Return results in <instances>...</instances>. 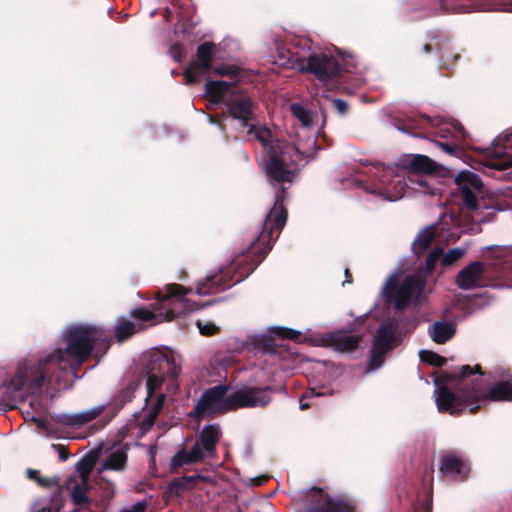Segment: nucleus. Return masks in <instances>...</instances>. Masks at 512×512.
<instances>
[{"mask_svg":"<svg viewBox=\"0 0 512 512\" xmlns=\"http://www.w3.org/2000/svg\"><path fill=\"white\" fill-rule=\"evenodd\" d=\"M95 464L96 458L94 456H87L81 459L76 465V479L89 481L90 474L93 471Z\"/></svg>","mask_w":512,"mask_h":512,"instance_id":"nucleus-32","label":"nucleus"},{"mask_svg":"<svg viewBox=\"0 0 512 512\" xmlns=\"http://www.w3.org/2000/svg\"><path fill=\"white\" fill-rule=\"evenodd\" d=\"M196 325L202 335L210 336L219 331V327L209 320H197Z\"/></svg>","mask_w":512,"mask_h":512,"instance_id":"nucleus-35","label":"nucleus"},{"mask_svg":"<svg viewBox=\"0 0 512 512\" xmlns=\"http://www.w3.org/2000/svg\"><path fill=\"white\" fill-rule=\"evenodd\" d=\"M440 470L444 475L463 480L470 472V464L459 455L448 454L442 458Z\"/></svg>","mask_w":512,"mask_h":512,"instance_id":"nucleus-21","label":"nucleus"},{"mask_svg":"<svg viewBox=\"0 0 512 512\" xmlns=\"http://www.w3.org/2000/svg\"><path fill=\"white\" fill-rule=\"evenodd\" d=\"M398 323L394 318L381 323L375 336L369 361V370H376L383 364L385 354L394 346L398 339Z\"/></svg>","mask_w":512,"mask_h":512,"instance_id":"nucleus-12","label":"nucleus"},{"mask_svg":"<svg viewBox=\"0 0 512 512\" xmlns=\"http://www.w3.org/2000/svg\"><path fill=\"white\" fill-rule=\"evenodd\" d=\"M435 237V231L433 227H426L423 229L412 243V250L416 254L425 252L430 246L431 242Z\"/></svg>","mask_w":512,"mask_h":512,"instance_id":"nucleus-26","label":"nucleus"},{"mask_svg":"<svg viewBox=\"0 0 512 512\" xmlns=\"http://www.w3.org/2000/svg\"><path fill=\"white\" fill-rule=\"evenodd\" d=\"M68 488L71 491L72 501L77 505H83L88 502L87 491L89 489V481L70 478Z\"/></svg>","mask_w":512,"mask_h":512,"instance_id":"nucleus-25","label":"nucleus"},{"mask_svg":"<svg viewBox=\"0 0 512 512\" xmlns=\"http://www.w3.org/2000/svg\"><path fill=\"white\" fill-rule=\"evenodd\" d=\"M491 155L495 158L504 157L497 165L498 169H506L512 165V129L497 136L492 142Z\"/></svg>","mask_w":512,"mask_h":512,"instance_id":"nucleus-20","label":"nucleus"},{"mask_svg":"<svg viewBox=\"0 0 512 512\" xmlns=\"http://www.w3.org/2000/svg\"><path fill=\"white\" fill-rule=\"evenodd\" d=\"M487 249H495L499 254H507L510 252L511 248L507 246H489Z\"/></svg>","mask_w":512,"mask_h":512,"instance_id":"nucleus-43","label":"nucleus"},{"mask_svg":"<svg viewBox=\"0 0 512 512\" xmlns=\"http://www.w3.org/2000/svg\"><path fill=\"white\" fill-rule=\"evenodd\" d=\"M231 285L227 280V272L220 268L216 272H209L203 281L197 283L196 294L209 296L221 292Z\"/></svg>","mask_w":512,"mask_h":512,"instance_id":"nucleus-18","label":"nucleus"},{"mask_svg":"<svg viewBox=\"0 0 512 512\" xmlns=\"http://www.w3.org/2000/svg\"><path fill=\"white\" fill-rule=\"evenodd\" d=\"M455 183L463 200L462 215L476 224L489 221L494 211L483 201L480 177L470 170H462L456 175Z\"/></svg>","mask_w":512,"mask_h":512,"instance_id":"nucleus-6","label":"nucleus"},{"mask_svg":"<svg viewBox=\"0 0 512 512\" xmlns=\"http://www.w3.org/2000/svg\"><path fill=\"white\" fill-rule=\"evenodd\" d=\"M231 388L217 385L208 389L199 399L195 407V415L204 416L233 410Z\"/></svg>","mask_w":512,"mask_h":512,"instance_id":"nucleus-13","label":"nucleus"},{"mask_svg":"<svg viewBox=\"0 0 512 512\" xmlns=\"http://www.w3.org/2000/svg\"><path fill=\"white\" fill-rule=\"evenodd\" d=\"M210 122L211 123H216L211 117H210Z\"/></svg>","mask_w":512,"mask_h":512,"instance_id":"nucleus-51","label":"nucleus"},{"mask_svg":"<svg viewBox=\"0 0 512 512\" xmlns=\"http://www.w3.org/2000/svg\"><path fill=\"white\" fill-rule=\"evenodd\" d=\"M439 147L447 154L449 155H457L458 154V147L453 144L449 143H439Z\"/></svg>","mask_w":512,"mask_h":512,"instance_id":"nucleus-41","label":"nucleus"},{"mask_svg":"<svg viewBox=\"0 0 512 512\" xmlns=\"http://www.w3.org/2000/svg\"><path fill=\"white\" fill-rule=\"evenodd\" d=\"M213 72L216 75H219L221 77H227L229 80H225L226 82H232L233 88H236V84L241 81L243 77V71L233 65H221L218 67H215Z\"/></svg>","mask_w":512,"mask_h":512,"instance_id":"nucleus-27","label":"nucleus"},{"mask_svg":"<svg viewBox=\"0 0 512 512\" xmlns=\"http://www.w3.org/2000/svg\"><path fill=\"white\" fill-rule=\"evenodd\" d=\"M483 275V264L479 261H475L459 271L455 282L460 289L470 290L481 285Z\"/></svg>","mask_w":512,"mask_h":512,"instance_id":"nucleus-19","label":"nucleus"},{"mask_svg":"<svg viewBox=\"0 0 512 512\" xmlns=\"http://www.w3.org/2000/svg\"><path fill=\"white\" fill-rule=\"evenodd\" d=\"M220 427L210 424L203 427L190 451L180 450L171 461L173 467L197 463L216 455V444L220 439Z\"/></svg>","mask_w":512,"mask_h":512,"instance_id":"nucleus-9","label":"nucleus"},{"mask_svg":"<svg viewBox=\"0 0 512 512\" xmlns=\"http://www.w3.org/2000/svg\"><path fill=\"white\" fill-rule=\"evenodd\" d=\"M424 49H425V51H428V50H429V48H428V46H427V45H425V46H424Z\"/></svg>","mask_w":512,"mask_h":512,"instance_id":"nucleus-50","label":"nucleus"},{"mask_svg":"<svg viewBox=\"0 0 512 512\" xmlns=\"http://www.w3.org/2000/svg\"><path fill=\"white\" fill-rule=\"evenodd\" d=\"M398 274L389 276L382 287V296L392 302L396 309H402L417 299L423 291L424 281L419 275H409L397 285Z\"/></svg>","mask_w":512,"mask_h":512,"instance_id":"nucleus-10","label":"nucleus"},{"mask_svg":"<svg viewBox=\"0 0 512 512\" xmlns=\"http://www.w3.org/2000/svg\"><path fill=\"white\" fill-rule=\"evenodd\" d=\"M105 408H106V405L101 404V405H97L92 408H89L85 411H82L85 425L88 424L89 422H91L92 420L96 419L100 414H102L103 411L105 410Z\"/></svg>","mask_w":512,"mask_h":512,"instance_id":"nucleus-39","label":"nucleus"},{"mask_svg":"<svg viewBox=\"0 0 512 512\" xmlns=\"http://www.w3.org/2000/svg\"><path fill=\"white\" fill-rule=\"evenodd\" d=\"M111 341V331L101 325L84 323L66 327L56 347L44 351L37 359L21 362L14 378L0 386V406H12L44 385L60 387L69 369L75 373L94 349L96 356H103Z\"/></svg>","mask_w":512,"mask_h":512,"instance_id":"nucleus-1","label":"nucleus"},{"mask_svg":"<svg viewBox=\"0 0 512 512\" xmlns=\"http://www.w3.org/2000/svg\"><path fill=\"white\" fill-rule=\"evenodd\" d=\"M194 479H195V477H193V476L184 478V480L187 481L188 483H192L194 481Z\"/></svg>","mask_w":512,"mask_h":512,"instance_id":"nucleus-47","label":"nucleus"},{"mask_svg":"<svg viewBox=\"0 0 512 512\" xmlns=\"http://www.w3.org/2000/svg\"><path fill=\"white\" fill-rule=\"evenodd\" d=\"M290 111L298 122L293 145L278 140L274 142L271 139L262 164L266 175L272 181L281 184L275 195L274 206L263 223V230L259 236L263 241L272 239L274 234L278 237L286 223L287 212L283 205L286 197L284 185L293 179V166L315 154L316 137L312 112L298 103H292Z\"/></svg>","mask_w":512,"mask_h":512,"instance_id":"nucleus-2","label":"nucleus"},{"mask_svg":"<svg viewBox=\"0 0 512 512\" xmlns=\"http://www.w3.org/2000/svg\"><path fill=\"white\" fill-rule=\"evenodd\" d=\"M191 292V289H187L182 285L175 283L167 284L157 294L160 318L165 321H172L201 309L202 306L187 298V294Z\"/></svg>","mask_w":512,"mask_h":512,"instance_id":"nucleus-8","label":"nucleus"},{"mask_svg":"<svg viewBox=\"0 0 512 512\" xmlns=\"http://www.w3.org/2000/svg\"><path fill=\"white\" fill-rule=\"evenodd\" d=\"M340 58L327 53H310L307 57L298 60V68L315 75V77L327 83L340 74Z\"/></svg>","mask_w":512,"mask_h":512,"instance_id":"nucleus-11","label":"nucleus"},{"mask_svg":"<svg viewBox=\"0 0 512 512\" xmlns=\"http://www.w3.org/2000/svg\"><path fill=\"white\" fill-rule=\"evenodd\" d=\"M310 498L307 512H353L350 505L322 488H314Z\"/></svg>","mask_w":512,"mask_h":512,"instance_id":"nucleus-16","label":"nucleus"},{"mask_svg":"<svg viewBox=\"0 0 512 512\" xmlns=\"http://www.w3.org/2000/svg\"><path fill=\"white\" fill-rule=\"evenodd\" d=\"M32 512H64L63 505L58 498H43L36 501Z\"/></svg>","mask_w":512,"mask_h":512,"instance_id":"nucleus-30","label":"nucleus"},{"mask_svg":"<svg viewBox=\"0 0 512 512\" xmlns=\"http://www.w3.org/2000/svg\"><path fill=\"white\" fill-rule=\"evenodd\" d=\"M272 389L270 387H241L231 389L233 410L245 407H262L271 400Z\"/></svg>","mask_w":512,"mask_h":512,"instance_id":"nucleus-15","label":"nucleus"},{"mask_svg":"<svg viewBox=\"0 0 512 512\" xmlns=\"http://www.w3.org/2000/svg\"><path fill=\"white\" fill-rule=\"evenodd\" d=\"M55 421L62 426L70 428H81L85 425L82 411L76 413L57 414L55 416Z\"/></svg>","mask_w":512,"mask_h":512,"instance_id":"nucleus-29","label":"nucleus"},{"mask_svg":"<svg viewBox=\"0 0 512 512\" xmlns=\"http://www.w3.org/2000/svg\"><path fill=\"white\" fill-rule=\"evenodd\" d=\"M436 163L425 155H415L409 162L408 181L411 190L424 194L434 195L436 190L422 174H430L436 171Z\"/></svg>","mask_w":512,"mask_h":512,"instance_id":"nucleus-14","label":"nucleus"},{"mask_svg":"<svg viewBox=\"0 0 512 512\" xmlns=\"http://www.w3.org/2000/svg\"><path fill=\"white\" fill-rule=\"evenodd\" d=\"M333 103L337 111L341 114L345 113L348 109L347 103L341 99H334Z\"/></svg>","mask_w":512,"mask_h":512,"instance_id":"nucleus-42","label":"nucleus"},{"mask_svg":"<svg viewBox=\"0 0 512 512\" xmlns=\"http://www.w3.org/2000/svg\"><path fill=\"white\" fill-rule=\"evenodd\" d=\"M458 58V55H448L447 58L443 59L444 65H450L452 62L456 61Z\"/></svg>","mask_w":512,"mask_h":512,"instance_id":"nucleus-44","label":"nucleus"},{"mask_svg":"<svg viewBox=\"0 0 512 512\" xmlns=\"http://www.w3.org/2000/svg\"><path fill=\"white\" fill-rule=\"evenodd\" d=\"M322 340L324 345L332 347L339 352L353 351L358 346L359 342L357 336L344 331L327 333Z\"/></svg>","mask_w":512,"mask_h":512,"instance_id":"nucleus-22","label":"nucleus"},{"mask_svg":"<svg viewBox=\"0 0 512 512\" xmlns=\"http://www.w3.org/2000/svg\"><path fill=\"white\" fill-rule=\"evenodd\" d=\"M205 93L212 104L224 103L229 115L238 120L243 128H247V134L258 140L266 153L271 132L254 123L255 103L244 91L233 88L232 82L207 81Z\"/></svg>","mask_w":512,"mask_h":512,"instance_id":"nucleus-5","label":"nucleus"},{"mask_svg":"<svg viewBox=\"0 0 512 512\" xmlns=\"http://www.w3.org/2000/svg\"><path fill=\"white\" fill-rule=\"evenodd\" d=\"M309 407L308 403H305L303 399H300V409L304 410Z\"/></svg>","mask_w":512,"mask_h":512,"instance_id":"nucleus-46","label":"nucleus"},{"mask_svg":"<svg viewBox=\"0 0 512 512\" xmlns=\"http://www.w3.org/2000/svg\"><path fill=\"white\" fill-rule=\"evenodd\" d=\"M431 339L439 344H443L450 340L456 333V326L452 322L438 321L435 322L428 330Z\"/></svg>","mask_w":512,"mask_h":512,"instance_id":"nucleus-24","label":"nucleus"},{"mask_svg":"<svg viewBox=\"0 0 512 512\" xmlns=\"http://www.w3.org/2000/svg\"><path fill=\"white\" fill-rule=\"evenodd\" d=\"M314 395H315V396H321V395H323V393H319V392H318V393H315Z\"/></svg>","mask_w":512,"mask_h":512,"instance_id":"nucleus-49","label":"nucleus"},{"mask_svg":"<svg viewBox=\"0 0 512 512\" xmlns=\"http://www.w3.org/2000/svg\"><path fill=\"white\" fill-rule=\"evenodd\" d=\"M147 405H152L145 418L147 426H151L162 409L166 392L178 389L176 381L180 373L179 357L170 349H155L148 354L146 363Z\"/></svg>","mask_w":512,"mask_h":512,"instance_id":"nucleus-4","label":"nucleus"},{"mask_svg":"<svg viewBox=\"0 0 512 512\" xmlns=\"http://www.w3.org/2000/svg\"><path fill=\"white\" fill-rule=\"evenodd\" d=\"M467 248L455 247L449 249L446 253H443L442 264L444 266H450L460 260L466 253Z\"/></svg>","mask_w":512,"mask_h":512,"instance_id":"nucleus-33","label":"nucleus"},{"mask_svg":"<svg viewBox=\"0 0 512 512\" xmlns=\"http://www.w3.org/2000/svg\"><path fill=\"white\" fill-rule=\"evenodd\" d=\"M403 172L395 166L374 165L371 175L375 178V183L371 192L389 202L400 200L405 195L406 189H411L408 176L403 175Z\"/></svg>","mask_w":512,"mask_h":512,"instance_id":"nucleus-7","label":"nucleus"},{"mask_svg":"<svg viewBox=\"0 0 512 512\" xmlns=\"http://www.w3.org/2000/svg\"><path fill=\"white\" fill-rule=\"evenodd\" d=\"M443 256V250L441 248L433 249L427 259H426V270L427 272H430L434 269L436 263L441 259Z\"/></svg>","mask_w":512,"mask_h":512,"instance_id":"nucleus-38","label":"nucleus"},{"mask_svg":"<svg viewBox=\"0 0 512 512\" xmlns=\"http://www.w3.org/2000/svg\"><path fill=\"white\" fill-rule=\"evenodd\" d=\"M136 330L134 322L126 318H119L115 325V337L117 341L121 343L131 337Z\"/></svg>","mask_w":512,"mask_h":512,"instance_id":"nucleus-28","label":"nucleus"},{"mask_svg":"<svg viewBox=\"0 0 512 512\" xmlns=\"http://www.w3.org/2000/svg\"><path fill=\"white\" fill-rule=\"evenodd\" d=\"M35 409V415H32L31 418L37 424V427L42 430L43 434L50 435L52 433L51 429L48 427V422L41 417L42 406L40 402L36 401L32 403Z\"/></svg>","mask_w":512,"mask_h":512,"instance_id":"nucleus-34","label":"nucleus"},{"mask_svg":"<svg viewBox=\"0 0 512 512\" xmlns=\"http://www.w3.org/2000/svg\"><path fill=\"white\" fill-rule=\"evenodd\" d=\"M127 459V449L125 447L112 448L106 459L102 462V469L124 471L127 465Z\"/></svg>","mask_w":512,"mask_h":512,"instance_id":"nucleus-23","label":"nucleus"},{"mask_svg":"<svg viewBox=\"0 0 512 512\" xmlns=\"http://www.w3.org/2000/svg\"><path fill=\"white\" fill-rule=\"evenodd\" d=\"M27 475L30 479H35L37 475V471L29 469L27 471Z\"/></svg>","mask_w":512,"mask_h":512,"instance_id":"nucleus-45","label":"nucleus"},{"mask_svg":"<svg viewBox=\"0 0 512 512\" xmlns=\"http://www.w3.org/2000/svg\"><path fill=\"white\" fill-rule=\"evenodd\" d=\"M153 308L154 311L144 308L135 309L132 315L142 322H151L153 324H157L165 321L164 319L160 318V309L158 308V301L153 305Z\"/></svg>","mask_w":512,"mask_h":512,"instance_id":"nucleus-31","label":"nucleus"},{"mask_svg":"<svg viewBox=\"0 0 512 512\" xmlns=\"http://www.w3.org/2000/svg\"><path fill=\"white\" fill-rule=\"evenodd\" d=\"M471 373L470 366H462L458 372L442 375L435 382L434 396L438 411L455 415L459 414L465 405L469 406L470 412L480 407V403L486 398L483 392L475 385L464 388L470 384L465 377ZM487 397L494 401H512V376L495 383L489 389Z\"/></svg>","mask_w":512,"mask_h":512,"instance_id":"nucleus-3","label":"nucleus"},{"mask_svg":"<svg viewBox=\"0 0 512 512\" xmlns=\"http://www.w3.org/2000/svg\"><path fill=\"white\" fill-rule=\"evenodd\" d=\"M420 358L423 362H427L434 366H442L445 359L431 351H420Z\"/></svg>","mask_w":512,"mask_h":512,"instance_id":"nucleus-36","label":"nucleus"},{"mask_svg":"<svg viewBox=\"0 0 512 512\" xmlns=\"http://www.w3.org/2000/svg\"><path fill=\"white\" fill-rule=\"evenodd\" d=\"M212 43H203L197 49V58L192 62L185 71L187 83L191 84L198 80L199 76L206 73L211 68L213 59Z\"/></svg>","mask_w":512,"mask_h":512,"instance_id":"nucleus-17","label":"nucleus"},{"mask_svg":"<svg viewBox=\"0 0 512 512\" xmlns=\"http://www.w3.org/2000/svg\"><path fill=\"white\" fill-rule=\"evenodd\" d=\"M146 502L140 501L128 508L122 509L120 512H145Z\"/></svg>","mask_w":512,"mask_h":512,"instance_id":"nucleus-40","label":"nucleus"},{"mask_svg":"<svg viewBox=\"0 0 512 512\" xmlns=\"http://www.w3.org/2000/svg\"><path fill=\"white\" fill-rule=\"evenodd\" d=\"M198 305L202 306L201 308H203L204 306L209 305V302H206V304H202V305L198 304Z\"/></svg>","mask_w":512,"mask_h":512,"instance_id":"nucleus-48","label":"nucleus"},{"mask_svg":"<svg viewBox=\"0 0 512 512\" xmlns=\"http://www.w3.org/2000/svg\"><path fill=\"white\" fill-rule=\"evenodd\" d=\"M270 333L273 335H277L283 338H289V339H297L300 335V333L296 330L289 329L286 327L276 326L270 328Z\"/></svg>","mask_w":512,"mask_h":512,"instance_id":"nucleus-37","label":"nucleus"}]
</instances>
